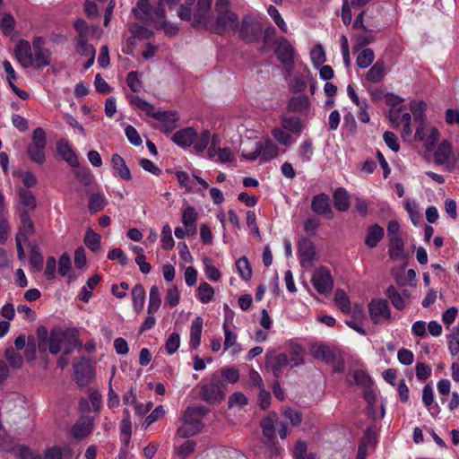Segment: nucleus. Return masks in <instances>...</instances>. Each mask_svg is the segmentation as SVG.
<instances>
[{"label":"nucleus","instance_id":"1","mask_svg":"<svg viewBox=\"0 0 459 459\" xmlns=\"http://www.w3.org/2000/svg\"><path fill=\"white\" fill-rule=\"evenodd\" d=\"M212 0H186V4L180 5L178 15L181 20L191 21L192 26H206L212 18Z\"/></svg>","mask_w":459,"mask_h":459},{"label":"nucleus","instance_id":"2","mask_svg":"<svg viewBox=\"0 0 459 459\" xmlns=\"http://www.w3.org/2000/svg\"><path fill=\"white\" fill-rule=\"evenodd\" d=\"M215 9L217 18L212 26L214 33L221 35L227 30L236 31L238 27V19L237 14L230 10V1L218 0Z\"/></svg>","mask_w":459,"mask_h":459},{"label":"nucleus","instance_id":"3","mask_svg":"<svg viewBox=\"0 0 459 459\" xmlns=\"http://www.w3.org/2000/svg\"><path fill=\"white\" fill-rule=\"evenodd\" d=\"M260 427L263 435L269 440L273 441L276 437V429H278L279 436L284 439L289 435L288 422L280 420L277 413L274 411L270 412L265 418L261 420Z\"/></svg>","mask_w":459,"mask_h":459},{"label":"nucleus","instance_id":"4","mask_svg":"<svg viewBox=\"0 0 459 459\" xmlns=\"http://www.w3.org/2000/svg\"><path fill=\"white\" fill-rule=\"evenodd\" d=\"M226 386L225 382L219 376V373L212 375L210 382L201 385L200 396L204 402L212 404L221 402L224 398L222 389Z\"/></svg>","mask_w":459,"mask_h":459},{"label":"nucleus","instance_id":"5","mask_svg":"<svg viewBox=\"0 0 459 459\" xmlns=\"http://www.w3.org/2000/svg\"><path fill=\"white\" fill-rule=\"evenodd\" d=\"M254 144V151L252 152L247 151L245 147L242 149V156L246 160H255L257 157L261 156L262 160L268 161L276 158L279 154L278 146L271 140H267L264 146H263L261 142H255Z\"/></svg>","mask_w":459,"mask_h":459},{"label":"nucleus","instance_id":"6","mask_svg":"<svg viewBox=\"0 0 459 459\" xmlns=\"http://www.w3.org/2000/svg\"><path fill=\"white\" fill-rule=\"evenodd\" d=\"M46 133L41 127H37L32 135V143L28 147L27 152L30 160L36 163L45 162Z\"/></svg>","mask_w":459,"mask_h":459},{"label":"nucleus","instance_id":"7","mask_svg":"<svg viewBox=\"0 0 459 459\" xmlns=\"http://www.w3.org/2000/svg\"><path fill=\"white\" fill-rule=\"evenodd\" d=\"M74 378L81 387L89 385L94 380L93 368L85 358L74 364Z\"/></svg>","mask_w":459,"mask_h":459},{"label":"nucleus","instance_id":"8","mask_svg":"<svg viewBox=\"0 0 459 459\" xmlns=\"http://www.w3.org/2000/svg\"><path fill=\"white\" fill-rule=\"evenodd\" d=\"M311 281L316 291L321 294L329 293L333 287L330 271L324 266L319 267L314 272Z\"/></svg>","mask_w":459,"mask_h":459},{"label":"nucleus","instance_id":"9","mask_svg":"<svg viewBox=\"0 0 459 459\" xmlns=\"http://www.w3.org/2000/svg\"><path fill=\"white\" fill-rule=\"evenodd\" d=\"M182 420L183 424L177 431L178 435L182 438L195 436L200 432L203 428L201 419L191 415V411H185Z\"/></svg>","mask_w":459,"mask_h":459},{"label":"nucleus","instance_id":"10","mask_svg":"<svg viewBox=\"0 0 459 459\" xmlns=\"http://www.w3.org/2000/svg\"><path fill=\"white\" fill-rule=\"evenodd\" d=\"M262 33V27L255 19L246 16L239 29L240 38L247 43L256 41Z\"/></svg>","mask_w":459,"mask_h":459},{"label":"nucleus","instance_id":"11","mask_svg":"<svg viewBox=\"0 0 459 459\" xmlns=\"http://www.w3.org/2000/svg\"><path fill=\"white\" fill-rule=\"evenodd\" d=\"M368 312L374 324H378L381 320H389L391 318L388 302L383 299H372L368 304Z\"/></svg>","mask_w":459,"mask_h":459},{"label":"nucleus","instance_id":"12","mask_svg":"<svg viewBox=\"0 0 459 459\" xmlns=\"http://www.w3.org/2000/svg\"><path fill=\"white\" fill-rule=\"evenodd\" d=\"M14 56L23 68L33 65V54L29 41L20 39L14 48Z\"/></svg>","mask_w":459,"mask_h":459},{"label":"nucleus","instance_id":"13","mask_svg":"<svg viewBox=\"0 0 459 459\" xmlns=\"http://www.w3.org/2000/svg\"><path fill=\"white\" fill-rule=\"evenodd\" d=\"M311 210L318 215L325 216L327 219H332L333 216L329 196L325 193L316 195L313 197Z\"/></svg>","mask_w":459,"mask_h":459},{"label":"nucleus","instance_id":"14","mask_svg":"<svg viewBox=\"0 0 459 459\" xmlns=\"http://www.w3.org/2000/svg\"><path fill=\"white\" fill-rule=\"evenodd\" d=\"M275 54L280 62L292 68L294 65V48L286 39L279 41L275 48Z\"/></svg>","mask_w":459,"mask_h":459},{"label":"nucleus","instance_id":"15","mask_svg":"<svg viewBox=\"0 0 459 459\" xmlns=\"http://www.w3.org/2000/svg\"><path fill=\"white\" fill-rule=\"evenodd\" d=\"M66 337H73V332H64L62 329H52L49 334L48 351L51 354L56 355L64 347V340Z\"/></svg>","mask_w":459,"mask_h":459},{"label":"nucleus","instance_id":"16","mask_svg":"<svg viewBox=\"0 0 459 459\" xmlns=\"http://www.w3.org/2000/svg\"><path fill=\"white\" fill-rule=\"evenodd\" d=\"M19 212L20 225L16 237H20V239L23 240V242H28L29 237L35 232V227L27 210L20 209Z\"/></svg>","mask_w":459,"mask_h":459},{"label":"nucleus","instance_id":"17","mask_svg":"<svg viewBox=\"0 0 459 459\" xmlns=\"http://www.w3.org/2000/svg\"><path fill=\"white\" fill-rule=\"evenodd\" d=\"M288 365L289 357L285 353L266 356L265 366L273 372V375L276 379L281 377V369Z\"/></svg>","mask_w":459,"mask_h":459},{"label":"nucleus","instance_id":"18","mask_svg":"<svg viewBox=\"0 0 459 459\" xmlns=\"http://www.w3.org/2000/svg\"><path fill=\"white\" fill-rule=\"evenodd\" d=\"M310 352L315 359L328 364H334L338 359L337 351L325 344L312 346Z\"/></svg>","mask_w":459,"mask_h":459},{"label":"nucleus","instance_id":"19","mask_svg":"<svg viewBox=\"0 0 459 459\" xmlns=\"http://www.w3.org/2000/svg\"><path fill=\"white\" fill-rule=\"evenodd\" d=\"M156 6H152L148 0H137L136 7L133 9V13L136 19L142 21H147L149 19L152 20L155 22L156 28L159 23L157 22V19L153 13V10Z\"/></svg>","mask_w":459,"mask_h":459},{"label":"nucleus","instance_id":"20","mask_svg":"<svg viewBox=\"0 0 459 459\" xmlns=\"http://www.w3.org/2000/svg\"><path fill=\"white\" fill-rule=\"evenodd\" d=\"M149 117L163 123V130L167 133L172 132L176 128V123L178 120L177 112L175 111H155Z\"/></svg>","mask_w":459,"mask_h":459},{"label":"nucleus","instance_id":"21","mask_svg":"<svg viewBox=\"0 0 459 459\" xmlns=\"http://www.w3.org/2000/svg\"><path fill=\"white\" fill-rule=\"evenodd\" d=\"M196 139V132L192 127H186L176 132L172 141L182 148L189 147Z\"/></svg>","mask_w":459,"mask_h":459},{"label":"nucleus","instance_id":"22","mask_svg":"<svg viewBox=\"0 0 459 459\" xmlns=\"http://www.w3.org/2000/svg\"><path fill=\"white\" fill-rule=\"evenodd\" d=\"M385 235L384 228L378 224H373L368 228L365 237V244L369 248L376 247Z\"/></svg>","mask_w":459,"mask_h":459},{"label":"nucleus","instance_id":"23","mask_svg":"<svg viewBox=\"0 0 459 459\" xmlns=\"http://www.w3.org/2000/svg\"><path fill=\"white\" fill-rule=\"evenodd\" d=\"M111 165L117 175L124 180L129 181L132 179V175L129 168L126 166L125 160L117 153L111 157Z\"/></svg>","mask_w":459,"mask_h":459},{"label":"nucleus","instance_id":"24","mask_svg":"<svg viewBox=\"0 0 459 459\" xmlns=\"http://www.w3.org/2000/svg\"><path fill=\"white\" fill-rule=\"evenodd\" d=\"M334 207L340 212H346L350 208V197L348 192L342 188H337L333 195Z\"/></svg>","mask_w":459,"mask_h":459},{"label":"nucleus","instance_id":"25","mask_svg":"<svg viewBox=\"0 0 459 459\" xmlns=\"http://www.w3.org/2000/svg\"><path fill=\"white\" fill-rule=\"evenodd\" d=\"M203 331V318L196 316L190 328V346L192 349H197L201 342V335Z\"/></svg>","mask_w":459,"mask_h":459},{"label":"nucleus","instance_id":"26","mask_svg":"<svg viewBox=\"0 0 459 459\" xmlns=\"http://www.w3.org/2000/svg\"><path fill=\"white\" fill-rule=\"evenodd\" d=\"M93 428V422L90 419L79 420L72 428V434L76 438L88 436Z\"/></svg>","mask_w":459,"mask_h":459},{"label":"nucleus","instance_id":"27","mask_svg":"<svg viewBox=\"0 0 459 459\" xmlns=\"http://www.w3.org/2000/svg\"><path fill=\"white\" fill-rule=\"evenodd\" d=\"M56 149L58 153L69 165L72 167H77L79 165L77 155L67 143H57Z\"/></svg>","mask_w":459,"mask_h":459},{"label":"nucleus","instance_id":"28","mask_svg":"<svg viewBox=\"0 0 459 459\" xmlns=\"http://www.w3.org/2000/svg\"><path fill=\"white\" fill-rule=\"evenodd\" d=\"M385 65L383 60H377L366 74V79L372 82L377 83L385 77Z\"/></svg>","mask_w":459,"mask_h":459},{"label":"nucleus","instance_id":"29","mask_svg":"<svg viewBox=\"0 0 459 459\" xmlns=\"http://www.w3.org/2000/svg\"><path fill=\"white\" fill-rule=\"evenodd\" d=\"M404 252V242L402 237L389 238L388 254L392 260L401 258Z\"/></svg>","mask_w":459,"mask_h":459},{"label":"nucleus","instance_id":"30","mask_svg":"<svg viewBox=\"0 0 459 459\" xmlns=\"http://www.w3.org/2000/svg\"><path fill=\"white\" fill-rule=\"evenodd\" d=\"M131 295L134 309L137 314H139L143 310L145 303V290L143 286L140 283L136 284L132 289Z\"/></svg>","mask_w":459,"mask_h":459},{"label":"nucleus","instance_id":"31","mask_svg":"<svg viewBox=\"0 0 459 459\" xmlns=\"http://www.w3.org/2000/svg\"><path fill=\"white\" fill-rule=\"evenodd\" d=\"M17 192L20 204L23 206L22 209L27 210L28 212L34 211L36 208V199L32 192L22 187H20Z\"/></svg>","mask_w":459,"mask_h":459},{"label":"nucleus","instance_id":"32","mask_svg":"<svg viewBox=\"0 0 459 459\" xmlns=\"http://www.w3.org/2000/svg\"><path fill=\"white\" fill-rule=\"evenodd\" d=\"M309 99L307 95H299L292 97L287 106V109L290 112H302L309 108Z\"/></svg>","mask_w":459,"mask_h":459},{"label":"nucleus","instance_id":"33","mask_svg":"<svg viewBox=\"0 0 459 459\" xmlns=\"http://www.w3.org/2000/svg\"><path fill=\"white\" fill-rule=\"evenodd\" d=\"M33 67L35 69H42L50 65L51 52L48 48L39 49L34 51L33 56Z\"/></svg>","mask_w":459,"mask_h":459},{"label":"nucleus","instance_id":"34","mask_svg":"<svg viewBox=\"0 0 459 459\" xmlns=\"http://www.w3.org/2000/svg\"><path fill=\"white\" fill-rule=\"evenodd\" d=\"M452 152V146L446 140L441 142L437 149L434 152V160L437 164L445 163L450 157Z\"/></svg>","mask_w":459,"mask_h":459},{"label":"nucleus","instance_id":"35","mask_svg":"<svg viewBox=\"0 0 459 459\" xmlns=\"http://www.w3.org/2000/svg\"><path fill=\"white\" fill-rule=\"evenodd\" d=\"M161 305V298L159 288L153 285L150 289L149 303L147 312L149 315H152L157 312Z\"/></svg>","mask_w":459,"mask_h":459},{"label":"nucleus","instance_id":"36","mask_svg":"<svg viewBox=\"0 0 459 459\" xmlns=\"http://www.w3.org/2000/svg\"><path fill=\"white\" fill-rule=\"evenodd\" d=\"M100 279L99 274H94L92 277L89 278L86 286L82 288L79 299L83 302H88L92 295L91 290L99 284Z\"/></svg>","mask_w":459,"mask_h":459},{"label":"nucleus","instance_id":"37","mask_svg":"<svg viewBox=\"0 0 459 459\" xmlns=\"http://www.w3.org/2000/svg\"><path fill=\"white\" fill-rule=\"evenodd\" d=\"M106 204L107 201L105 197L99 193L92 194L89 197L88 207L91 214L102 211L105 208Z\"/></svg>","mask_w":459,"mask_h":459},{"label":"nucleus","instance_id":"38","mask_svg":"<svg viewBox=\"0 0 459 459\" xmlns=\"http://www.w3.org/2000/svg\"><path fill=\"white\" fill-rule=\"evenodd\" d=\"M299 252L302 257V261L310 262L315 258L316 250L313 243L308 239H303L299 244Z\"/></svg>","mask_w":459,"mask_h":459},{"label":"nucleus","instance_id":"39","mask_svg":"<svg viewBox=\"0 0 459 459\" xmlns=\"http://www.w3.org/2000/svg\"><path fill=\"white\" fill-rule=\"evenodd\" d=\"M281 126L283 129L293 134H299L303 127L301 120L298 117H283Z\"/></svg>","mask_w":459,"mask_h":459},{"label":"nucleus","instance_id":"40","mask_svg":"<svg viewBox=\"0 0 459 459\" xmlns=\"http://www.w3.org/2000/svg\"><path fill=\"white\" fill-rule=\"evenodd\" d=\"M100 235L93 231L91 229H88L84 237V243L86 247L92 252H97L100 247Z\"/></svg>","mask_w":459,"mask_h":459},{"label":"nucleus","instance_id":"41","mask_svg":"<svg viewBox=\"0 0 459 459\" xmlns=\"http://www.w3.org/2000/svg\"><path fill=\"white\" fill-rule=\"evenodd\" d=\"M385 296L391 300L393 306L398 309L402 310L405 307V302L402 297V295L395 290L394 286L390 285L385 291Z\"/></svg>","mask_w":459,"mask_h":459},{"label":"nucleus","instance_id":"42","mask_svg":"<svg viewBox=\"0 0 459 459\" xmlns=\"http://www.w3.org/2000/svg\"><path fill=\"white\" fill-rule=\"evenodd\" d=\"M196 295L202 303L206 304L213 299L214 290L209 283L203 282L197 288Z\"/></svg>","mask_w":459,"mask_h":459},{"label":"nucleus","instance_id":"43","mask_svg":"<svg viewBox=\"0 0 459 459\" xmlns=\"http://www.w3.org/2000/svg\"><path fill=\"white\" fill-rule=\"evenodd\" d=\"M334 302L343 313L351 311L350 299L342 289H337L334 293Z\"/></svg>","mask_w":459,"mask_h":459},{"label":"nucleus","instance_id":"44","mask_svg":"<svg viewBox=\"0 0 459 459\" xmlns=\"http://www.w3.org/2000/svg\"><path fill=\"white\" fill-rule=\"evenodd\" d=\"M375 54L371 48L363 49L357 56V65L359 68H368L374 61Z\"/></svg>","mask_w":459,"mask_h":459},{"label":"nucleus","instance_id":"45","mask_svg":"<svg viewBox=\"0 0 459 459\" xmlns=\"http://www.w3.org/2000/svg\"><path fill=\"white\" fill-rule=\"evenodd\" d=\"M43 255L39 251L38 247L36 245H31L30 264L32 269L36 272L41 271L43 268Z\"/></svg>","mask_w":459,"mask_h":459},{"label":"nucleus","instance_id":"46","mask_svg":"<svg viewBox=\"0 0 459 459\" xmlns=\"http://www.w3.org/2000/svg\"><path fill=\"white\" fill-rule=\"evenodd\" d=\"M19 459H45L39 453L33 452L30 447L20 445L13 448Z\"/></svg>","mask_w":459,"mask_h":459},{"label":"nucleus","instance_id":"47","mask_svg":"<svg viewBox=\"0 0 459 459\" xmlns=\"http://www.w3.org/2000/svg\"><path fill=\"white\" fill-rule=\"evenodd\" d=\"M236 266L240 277L245 281H249L252 277V269L246 256L240 257L236 262Z\"/></svg>","mask_w":459,"mask_h":459},{"label":"nucleus","instance_id":"48","mask_svg":"<svg viewBox=\"0 0 459 459\" xmlns=\"http://www.w3.org/2000/svg\"><path fill=\"white\" fill-rule=\"evenodd\" d=\"M128 100L131 105H134L142 111H144L148 116L152 114V110L155 109L152 104L147 102L137 95H130L128 96Z\"/></svg>","mask_w":459,"mask_h":459},{"label":"nucleus","instance_id":"49","mask_svg":"<svg viewBox=\"0 0 459 459\" xmlns=\"http://www.w3.org/2000/svg\"><path fill=\"white\" fill-rule=\"evenodd\" d=\"M198 214L192 206L186 208L182 212V223L185 227H193V232H195V221Z\"/></svg>","mask_w":459,"mask_h":459},{"label":"nucleus","instance_id":"50","mask_svg":"<svg viewBox=\"0 0 459 459\" xmlns=\"http://www.w3.org/2000/svg\"><path fill=\"white\" fill-rule=\"evenodd\" d=\"M282 416L284 417L285 420H287L294 427H298L301 424L303 416L301 411L291 409V408H286L282 411Z\"/></svg>","mask_w":459,"mask_h":459},{"label":"nucleus","instance_id":"51","mask_svg":"<svg viewBox=\"0 0 459 459\" xmlns=\"http://www.w3.org/2000/svg\"><path fill=\"white\" fill-rule=\"evenodd\" d=\"M68 452L71 454L70 448L65 446L64 448L60 446H53L48 447L44 452L45 459H64L65 453Z\"/></svg>","mask_w":459,"mask_h":459},{"label":"nucleus","instance_id":"52","mask_svg":"<svg viewBox=\"0 0 459 459\" xmlns=\"http://www.w3.org/2000/svg\"><path fill=\"white\" fill-rule=\"evenodd\" d=\"M5 357L11 367L13 368H20L23 364V359L14 348L9 347L5 350Z\"/></svg>","mask_w":459,"mask_h":459},{"label":"nucleus","instance_id":"53","mask_svg":"<svg viewBox=\"0 0 459 459\" xmlns=\"http://www.w3.org/2000/svg\"><path fill=\"white\" fill-rule=\"evenodd\" d=\"M310 58L316 67H320L326 60L325 50L322 45H316L311 52Z\"/></svg>","mask_w":459,"mask_h":459},{"label":"nucleus","instance_id":"54","mask_svg":"<svg viewBox=\"0 0 459 459\" xmlns=\"http://www.w3.org/2000/svg\"><path fill=\"white\" fill-rule=\"evenodd\" d=\"M75 49L77 53H79L82 56H89L91 54L96 53V50L93 48V46L87 44V37L76 39Z\"/></svg>","mask_w":459,"mask_h":459},{"label":"nucleus","instance_id":"55","mask_svg":"<svg viewBox=\"0 0 459 459\" xmlns=\"http://www.w3.org/2000/svg\"><path fill=\"white\" fill-rule=\"evenodd\" d=\"M14 25L15 21L13 15H11L10 13L3 14V17L0 21V30L4 35H11L14 30Z\"/></svg>","mask_w":459,"mask_h":459},{"label":"nucleus","instance_id":"56","mask_svg":"<svg viewBox=\"0 0 459 459\" xmlns=\"http://www.w3.org/2000/svg\"><path fill=\"white\" fill-rule=\"evenodd\" d=\"M175 245L174 239L172 238L171 228L169 225L166 224L162 228L161 231V246L165 250L172 249Z\"/></svg>","mask_w":459,"mask_h":459},{"label":"nucleus","instance_id":"57","mask_svg":"<svg viewBox=\"0 0 459 459\" xmlns=\"http://www.w3.org/2000/svg\"><path fill=\"white\" fill-rule=\"evenodd\" d=\"M165 415V410L162 405L157 406L150 415L146 417L142 427L146 429L151 424L162 418Z\"/></svg>","mask_w":459,"mask_h":459},{"label":"nucleus","instance_id":"58","mask_svg":"<svg viewBox=\"0 0 459 459\" xmlns=\"http://www.w3.org/2000/svg\"><path fill=\"white\" fill-rule=\"evenodd\" d=\"M426 108V103L424 101L411 100L410 102V109L414 115V120L424 121V110Z\"/></svg>","mask_w":459,"mask_h":459},{"label":"nucleus","instance_id":"59","mask_svg":"<svg viewBox=\"0 0 459 459\" xmlns=\"http://www.w3.org/2000/svg\"><path fill=\"white\" fill-rule=\"evenodd\" d=\"M353 381L362 387H368L372 384L370 377L363 370L358 369L353 372Z\"/></svg>","mask_w":459,"mask_h":459},{"label":"nucleus","instance_id":"60","mask_svg":"<svg viewBox=\"0 0 459 459\" xmlns=\"http://www.w3.org/2000/svg\"><path fill=\"white\" fill-rule=\"evenodd\" d=\"M211 134L208 130L202 132L201 135L195 142L194 148L197 152H203L208 146Z\"/></svg>","mask_w":459,"mask_h":459},{"label":"nucleus","instance_id":"61","mask_svg":"<svg viewBox=\"0 0 459 459\" xmlns=\"http://www.w3.org/2000/svg\"><path fill=\"white\" fill-rule=\"evenodd\" d=\"M180 344V337L178 333H172L166 341L165 349L168 354H173L177 351Z\"/></svg>","mask_w":459,"mask_h":459},{"label":"nucleus","instance_id":"62","mask_svg":"<svg viewBox=\"0 0 459 459\" xmlns=\"http://www.w3.org/2000/svg\"><path fill=\"white\" fill-rule=\"evenodd\" d=\"M304 362L303 350L300 346H295L292 348L290 358L289 359V364L291 367H297L302 365Z\"/></svg>","mask_w":459,"mask_h":459},{"label":"nucleus","instance_id":"63","mask_svg":"<svg viewBox=\"0 0 459 459\" xmlns=\"http://www.w3.org/2000/svg\"><path fill=\"white\" fill-rule=\"evenodd\" d=\"M130 31L134 38L139 39H149L152 35L149 29L136 23L131 26Z\"/></svg>","mask_w":459,"mask_h":459},{"label":"nucleus","instance_id":"64","mask_svg":"<svg viewBox=\"0 0 459 459\" xmlns=\"http://www.w3.org/2000/svg\"><path fill=\"white\" fill-rule=\"evenodd\" d=\"M126 83L133 92H139L142 89V82L138 78L137 72H130L127 74Z\"/></svg>","mask_w":459,"mask_h":459}]
</instances>
